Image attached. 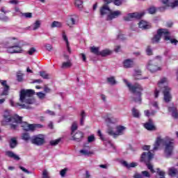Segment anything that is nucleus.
<instances>
[{
    "label": "nucleus",
    "instance_id": "nucleus-1",
    "mask_svg": "<svg viewBox=\"0 0 178 178\" xmlns=\"http://www.w3.org/2000/svg\"><path fill=\"white\" fill-rule=\"evenodd\" d=\"M34 90H22L20 92L19 100L21 102H24V104H20V103H13V102H10L12 106H21L25 109H31L33 108L31 105L35 104V99L31 98L32 95H34Z\"/></svg>",
    "mask_w": 178,
    "mask_h": 178
},
{
    "label": "nucleus",
    "instance_id": "nucleus-2",
    "mask_svg": "<svg viewBox=\"0 0 178 178\" xmlns=\"http://www.w3.org/2000/svg\"><path fill=\"white\" fill-rule=\"evenodd\" d=\"M163 144L164 147V154L166 158H169L173 154V149H175V139L170 138L169 137H165L162 139L161 137H158L154 145V151H156L159 148V145Z\"/></svg>",
    "mask_w": 178,
    "mask_h": 178
},
{
    "label": "nucleus",
    "instance_id": "nucleus-3",
    "mask_svg": "<svg viewBox=\"0 0 178 178\" xmlns=\"http://www.w3.org/2000/svg\"><path fill=\"white\" fill-rule=\"evenodd\" d=\"M104 4L100 8L99 10L100 15L102 17L103 16H105V15H107L106 20L109 22L111 20H113V19L119 17V16H121L122 11H112V10H111V8H109V3H112V2H113V0H104Z\"/></svg>",
    "mask_w": 178,
    "mask_h": 178
},
{
    "label": "nucleus",
    "instance_id": "nucleus-4",
    "mask_svg": "<svg viewBox=\"0 0 178 178\" xmlns=\"http://www.w3.org/2000/svg\"><path fill=\"white\" fill-rule=\"evenodd\" d=\"M124 82L125 83L126 86L129 89L131 92L135 95V97H133V101L134 102H138V104H141V95H143L141 92L144 90L143 86L139 83H135L131 85L127 80L124 79Z\"/></svg>",
    "mask_w": 178,
    "mask_h": 178
},
{
    "label": "nucleus",
    "instance_id": "nucleus-5",
    "mask_svg": "<svg viewBox=\"0 0 178 178\" xmlns=\"http://www.w3.org/2000/svg\"><path fill=\"white\" fill-rule=\"evenodd\" d=\"M169 80L168 78L163 77L158 83V86L161 90H162L163 93V99L165 102H170L172 101V95H170V88L168 86Z\"/></svg>",
    "mask_w": 178,
    "mask_h": 178
},
{
    "label": "nucleus",
    "instance_id": "nucleus-6",
    "mask_svg": "<svg viewBox=\"0 0 178 178\" xmlns=\"http://www.w3.org/2000/svg\"><path fill=\"white\" fill-rule=\"evenodd\" d=\"M19 119H16L13 124H10V129L11 130H17L19 124L25 131H34V126L27 123V122H23V117L19 116Z\"/></svg>",
    "mask_w": 178,
    "mask_h": 178
},
{
    "label": "nucleus",
    "instance_id": "nucleus-7",
    "mask_svg": "<svg viewBox=\"0 0 178 178\" xmlns=\"http://www.w3.org/2000/svg\"><path fill=\"white\" fill-rule=\"evenodd\" d=\"M162 35H163L165 41L170 40L169 31L165 29H160L157 31V33L152 38V44H158L161 41Z\"/></svg>",
    "mask_w": 178,
    "mask_h": 178
},
{
    "label": "nucleus",
    "instance_id": "nucleus-8",
    "mask_svg": "<svg viewBox=\"0 0 178 178\" xmlns=\"http://www.w3.org/2000/svg\"><path fill=\"white\" fill-rule=\"evenodd\" d=\"M31 144L34 145H38V147H41L45 144V136L43 134H38L36 136H33L31 138Z\"/></svg>",
    "mask_w": 178,
    "mask_h": 178
},
{
    "label": "nucleus",
    "instance_id": "nucleus-9",
    "mask_svg": "<svg viewBox=\"0 0 178 178\" xmlns=\"http://www.w3.org/2000/svg\"><path fill=\"white\" fill-rule=\"evenodd\" d=\"M158 62H159V60L154 58L147 63V68L149 70V72L152 73H155V72L161 70V68L158 66Z\"/></svg>",
    "mask_w": 178,
    "mask_h": 178
},
{
    "label": "nucleus",
    "instance_id": "nucleus-10",
    "mask_svg": "<svg viewBox=\"0 0 178 178\" xmlns=\"http://www.w3.org/2000/svg\"><path fill=\"white\" fill-rule=\"evenodd\" d=\"M160 2L164 5V6H161L159 8L161 12H163L166 10L167 8L170 6L171 8H175V6H178V0L175 1L172 3H170V0H160Z\"/></svg>",
    "mask_w": 178,
    "mask_h": 178
},
{
    "label": "nucleus",
    "instance_id": "nucleus-11",
    "mask_svg": "<svg viewBox=\"0 0 178 178\" xmlns=\"http://www.w3.org/2000/svg\"><path fill=\"white\" fill-rule=\"evenodd\" d=\"M144 15H145V12L129 13L127 16L124 17V20L125 22H130L133 19H141Z\"/></svg>",
    "mask_w": 178,
    "mask_h": 178
},
{
    "label": "nucleus",
    "instance_id": "nucleus-12",
    "mask_svg": "<svg viewBox=\"0 0 178 178\" xmlns=\"http://www.w3.org/2000/svg\"><path fill=\"white\" fill-rule=\"evenodd\" d=\"M3 118L5 122H6V123H10V124H13L16 120V119H19V115H15L14 116H10V113H9V111L6 110L4 111V114H3Z\"/></svg>",
    "mask_w": 178,
    "mask_h": 178
},
{
    "label": "nucleus",
    "instance_id": "nucleus-13",
    "mask_svg": "<svg viewBox=\"0 0 178 178\" xmlns=\"http://www.w3.org/2000/svg\"><path fill=\"white\" fill-rule=\"evenodd\" d=\"M154 154L151 152H143L140 156V162H145V163H148L152 159Z\"/></svg>",
    "mask_w": 178,
    "mask_h": 178
},
{
    "label": "nucleus",
    "instance_id": "nucleus-14",
    "mask_svg": "<svg viewBox=\"0 0 178 178\" xmlns=\"http://www.w3.org/2000/svg\"><path fill=\"white\" fill-rule=\"evenodd\" d=\"M22 46H20L19 43H17L15 46L7 49L8 54H20L22 53Z\"/></svg>",
    "mask_w": 178,
    "mask_h": 178
},
{
    "label": "nucleus",
    "instance_id": "nucleus-15",
    "mask_svg": "<svg viewBox=\"0 0 178 178\" xmlns=\"http://www.w3.org/2000/svg\"><path fill=\"white\" fill-rule=\"evenodd\" d=\"M83 138H84V134L80 131H76L72 135V140L74 141H76L77 143H80Z\"/></svg>",
    "mask_w": 178,
    "mask_h": 178
},
{
    "label": "nucleus",
    "instance_id": "nucleus-16",
    "mask_svg": "<svg viewBox=\"0 0 178 178\" xmlns=\"http://www.w3.org/2000/svg\"><path fill=\"white\" fill-rule=\"evenodd\" d=\"M16 40L15 38H8L7 41L4 42V45L7 49H9V48H12V47H15L16 44H17V42L15 41Z\"/></svg>",
    "mask_w": 178,
    "mask_h": 178
},
{
    "label": "nucleus",
    "instance_id": "nucleus-17",
    "mask_svg": "<svg viewBox=\"0 0 178 178\" xmlns=\"http://www.w3.org/2000/svg\"><path fill=\"white\" fill-rule=\"evenodd\" d=\"M0 83L3 88V90L2 93L1 94V95H8V94L9 92V90L10 88V87L8 85V82L6 81H1L0 80Z\"/></svg>",
    "mask_w": 178,
    "mask_h": 178
},
{
    "label": "nucleus",
    "instance_id": "nucleus-18",
    "mask_svg": "<svg viewBox=\"0 0 178 178\" xmlns=\"http://www.w3.org/2000/svg\"><path fill=\"white\" fill-rule=\"evenodd\" d=\"M138 26H139L140 29H142L143 30H148V29H151V27H152L151 26V23L147 22V21H144V20H141L138 23Z\"/></svg>",
    "mask_w": 178,
    "mask_h": 178
},
{
    "label": "nucleus",
    "instance_id": "nucleus-19",
    "mask_svg": "<svg viewBox=\"0 0 178 178\" xmlns=\"http://www.w3.org/2000/svg\"><path fill=\"white\" fill-rule=\"evenodd\" d=\"M80 153L86 156H90L94 154V152L90 150V146H84L83 149L80 150Z\"/></svg>",
    "mask_w": 178,
    "mask_h": 178
},
{
    "label": "nucleus",
    "instance_id": "nucleus-20",
    "mask_svg": "<svg viewBox=\"0 0 178 178\" xmlns=\"http://www.w3.org/2000/svg\"><path fill=\"white\" fill-rule=\"evenodd\" d=\"M144 127L149 131L156 130L155 125H154V122L151 119H149L147 122L144 124Z\"/></svg>",
    "mask_w": 178,
    "mask_h": 178
},
{
    "label": "nucleus",
    "instance_id": "nucleus-21",
    "mask_svg": "<svg viewBox=\"0 0 178 178\" xmlns=\"http://www.w3.org/2000/svg\"><path fill=\"white\" fill-rule=\"evenodd\" d=\"M123 63L124 67H125L126 69H129L134 66V61L131 59H126Z\"/></svg>",
    "mask_w": 178,
    "mask_h": 178
},
{
    "label": "nucleus",
    "instance_id": "nucleus-22",
    "mask_svg": "<svg viewBox=\"0 0 178 178\" xmlns=\"http://www.w3.org/2000/svg\"><path fill=\"white\" fill-rule=\"evenodd\" d=\"M6 155L9 158H13V159H15V161H20V157H19V156L16 155L12 151H7L6 152Z\"/></svg>",
    "mask_w": 178,
    "mask_h": 178
},
{
    "label": "nucleus",
    "instance_id": "nucleus-23",
    "mask_svg": "<svg viewBox=\"0 0 178 178\" xmlns=\"http://www.w3.org/2000/svg\"><path fill=\"white\" fill-rule=\"evenodd\" d=\"M168 111H169V112L172 113V118L177 119L178 112H177V108L176 107H169Z\"/></svg>",
    "mask_w": 178,
    "mask_h": 178
},
{
    "label": "nucleus",
    "instance_id": "nucleus-24",
    "mask_svg": "<svg viewBox=\"0 0 178 178\" xmlns=\"http://www.w3.org/2000/svg\"><path fill=\"white\" fill-rule=\"evenodd\" d=\"M134 79L135 80H143V76H141V70H135Z\"/></svg>",
    "mask_w": 178,
    "mask_h": 178
},
{
    "label": "nucleus",
    "instance_id": "nucleus-25",
    "mask_svg": "<svg viewBox=\"0 0 178 178\" xmlns=\"http://www.w3.org/2000/svg\"><path fill=\"white\" fill-rule=\"evenodd\" d=\"M90 52L97 56H99L101 54V51H99V47H95V46L90 47Z\"/></svg>",
    "mask_w": 178,
    "mask_h": 178
},
{
    "label": "nucleus",
    "instance_id": "nucleus-26",
    "mask_svg": "<svg viewBox=\"0 0 178 178\" xmlns=\"http://www.w3.org/2000/svg\"><path fill=\"white\" fill-rule=\"evenodd\" d=\"M79 129V126L77 125V122H74L71 126V136L74 134V131Z\"/></svg>",
    "mask_w": 178,
    "mask_h": 178
},
{
    "label": "nucleus",
    "instance_id": "nucleus-27",
    "mask_svg": "<svg viewBox=\"0 0 178 178\" xmlns=\"http://www.w3.org/2000/svg\"><path fill=\"white\" fill-rule=\"evenodd\" d=\"M17 145V140H16L15 138H11V140H10V147L13 149V148H16Z\"/></svg>",
    "mask_w": 178,
    "mask_h": 178
},
{
    "label": "nucleus",
    "instance_id": "nucleus-28",
    "mask_svg": "<svg viewBox=\"0 0 178 178\" xmlns=\"http://www.w3.org/2000/svg\"><path fill=\"white\" fill-rule=\"evenodd\" d=\"M168 175H170V176H171L172 177H175V176L177 175V169L175 168H170L168 171Z\"/></svg>",
    "mask_w": 178,
    "mask_h": 178
},
{
    "label": "nucleus",
    "instance_id": "nucleus-29",
    "mask_svg": "<svg viewBox=\"0 0 178 178\" xmlns=\"http://www.w3.org/2000/svg\"><path fill=\"white\" fill-rule=\"evenodd\" d=\"M117 133L116 135L118 136H122V134H123V131H124V130H126V128L124 127H117Z\"/></svg>",
    "mask_w": 178,
    "mask_h": 178
},
{
    "label": "nucleus",
    "instance_id": "nucleus-30",
    "mask_svg": "<svg viewBox=\"0 0 178 178\" xmlns=\"http://www.w3.org/2000/svg\"><path fill=\"white\" fill-rule=\"evenodd\" d=\"M22 140L24 141H31V138L30 137V134L29 133H24L21 136Z\"/></svg>",
    "mask_w": 178,
    "mask_h": 178
},
{
    "label": "nucleus",
    "instance_id": "nucleus-31",
    "mask_svg": "<svg viewBox=\"0 0 178 178\" xmlns=\"http://www.w3.org/2000/svg\"><path fill=\"white\" fill-rule=\"evenodd\" d=\"M75 6L78 8L80 10L83 9V1L81 0H76L75 1Z\"/></svg>",
    "mask_w": 178,
    "mask_h": 178
},
{
    "label": "nucleus",
    "instance_id": "nucleus-32",
    "mask_svg": "<svg viewBox=\"0 0 178 178\" xmlns=\"http://www.w3.org/2000/svg\"><path fill=\"white\" fill-rule=\"evenodd\" d=\"M54 27H58V28L62 27V22H59L58 21L53 22L52 24H51V28L54 29Z\"/></svg>",
    "mask_w": 178,
    "mask_h": 178
},
{
    "label": "nucleus",
    "instance_id": "nucleus-33",
    "mask_svg": "<svg viewBox=\"0 0 178 178\" xmlns=\"http://www.w3.org/2000/svg\"><path fill=\"white\" fill-rule=\"evenodd\" d=\"M61 67H62V69L72 67V62H70V60H68L67 62L63 63Z\"/></svg>",
    "mask_w": 178,
    "mask_h": 178
},
{
    "label": "nucleus",
    "instance_id": "nucleus-34",
    "mask_svg": "<svg viewBox=\"0 0 178 178\" xmlns=\"http://www.w3.org/2000/svg\"><path fill=\"white\" fill-rule=\"evenodd\" d=\"M144 113L145 116H147V118H149V116H154L156 113V111H149V110H145L144 111Z\"/></svg>",
    "mask_w": 178,
    "mask_h": 178
},
{
    "label": "nucleus",
    "instance_id": "nucleus-35",
    "mask_svg": "<svg viewBox=\"0 0 178 178\" xmlns=\"http://www.w3.org/2000/svg\"><path fill=\"white\" fill-rule=\"evenodd\" d=\"M111 54H112V51L108 49L100 51L101 56H108V55H111Z\"/></svg>",
    "mask_w": 178,
    "mask_h": 178
},
{
    "label": "nucleus",
    "instance_id": "nucleus-36",
    "mask_svg": "<svg viewBox=\"0 0 178 178\" xmlns=\"http://www.w3.org/2000/svg\"><path fill=\"white\" fill-rule=\"evenodd\" d=\"M40 26H41V21L36 20L35 22L33 24V30L35 31L38 29H40Z\"/></svg>",
    "mask_w": 178,
    "mask_h": 178
},
{
    "label": "nucleus",
    "instance_id": "nucleus-37",
    "mask_svg": "<svg viewBox=\"0 0 178 178\" xmlns=\"http://www.w3.org/2000/svg\"><path fill=\"white\" fill-rule=\"evenodd\" d=\"M132 114L134 118H140V111H138L136 108L132 109Z\"/></svg>",
    "mask_w": 178,
    "mask_h": 178
},
{
    "label": "nucleus",
    "instance_id": "nucleus-38",
    "mask_svg": "<svg viewBox=\"0 0 178 178\" xmlns=\"http://www.w3.org/2000/svg\"><path fill=\"white\" fill-rule=\"evenodd\" d=\"M67 24L70 27H72V26L76 24V19H74V18L73 17H70L68 20H67Z\"/></svg>",
    "mask_w": 178,
    "mask_h": 178
},
{
    "label": "nucleus",
    "instance_id": "nucleus-39",
    "mask_svg": "<svg viewBox=\"0 0 178 178\" xmlns=\"http://www.w3.org/2000/svg\"><path fill=\"white\" fill-rule=\"evenodd\" d=\"M107 82L109 84H111V86H114V84H116V80H115V77L113 76L107 78Z\"/></svg>",
    "mask_w": 178,
    "mask_h": 178
},
{
    "label": "nucleus",
    "instance_id": "nucleus-40",
    "mask_svg": "<svg viewBox=\"0 0 178 178\" xmlns=\"http://www.w3.org/2000/svg\"><path fill=\"white\" fill-rule=\"evenodd\" d=\"M81 126H84V119H86V112L84 111H81Z\"/></svg>",
    "mask_w": 178,
    "mask_h": 178
},
{
    "label": "nucleus",
    "instance_id": "nucleus-41",
    "mask_svg": "<svg viewBox=\"0 0 178 178\" xmlns=\"http://www.w3.org/2000/svg\"><path fill=\"white\" fill-rule=\"evenodd\" d=\"M146 166H147V169L150 170L151 173H155V170H154V165H152L151 163H147Z\"/></svg>",
    "mask_w": 178,
    "mask_h": 178
},
{
    "label": "nucleus",
    "instance_id": "nucleus-42",
    "mask_svg": "<svg viewBox=\"0 0 178 178\" xmlns=\"http://www.w3.org/2000/svg\"><path fill=\"white\" fill-rule=\"evenodd\" d=\"M22 17H26V19H31L33 14L31 13H21Z\"/></svg>",
    "mask_w": 178,
    "mask_h": 178
},
{
    "label": "nucleus",
    "instance_id": "nucleus-43",
    "mask_svg": "<svg viewBox=\"0 0 178 178\" xmlns=\"http://www.w3.org/2000/svg\"><path fill=\"white\" fill-rule=\"evenodd\" d=\"M23 76H24V74H23V73H22L21 72H18L17 73V81H23Z\"/></svg>",
    "mask_w": 178,
    "mask_h": 178
},
{
    "label": "nucleus",
    "instance_id": "nucleus-44",
    "mask_svg": "<svg viewBox=\"0 0 178 178\" xmlns=\"http://www.w3.org/2000/svg\"><path fill=\"white\" fill-rule=\"evenodd\" d=\"M107 133L108 134H109V136H113L114 138H116L117 137L116 133L113 132V130L111 128L108 129Z\"/></svg>",
    "mask_w": 178,
    "mask_h": 178
},
{
    "label": "nucleus",
    "instance_id": "nucleus-45",
    "mask_svg": "<svg viewBox=\"0 0 178 178\" xmlns=\"http://www.w3.org/2000/svg\"><path fill=\"white\" fill-rule=\"evenodd\" d=\"M59 143H60V138H58L54 140H51L50 145H53V146L58 145Z\"/></svg>",
    "mask_w": 178,
    "mask_h": 178
},
{
    "label": "nucleus",
    "instance_id": "nucleus-46",
    "mask_svg": "<svg viewBox=\"0 0 178 178\" xmlns=\"http://www.w3.org/2000/svg\"><path fill=\"white\" fill-rule=\"evenodd\" d=\"M68 168H64L60 171V175L61 177H65L66 176V173H67Z\"/></svg>",
    "mask_w": 178,
    "mask_h": 178
},
{
    "label": "nucleus",
    "instance_id": "nucleus-47",
    "mask_svg": "<svg viewBox=\"0 0 178 178\" xmlns=\"http://www.w3.org/2000/svg\"><path fill=\"white\" fill-rule=\"evenodd\" d=\"M42 178H51V177H49V172H48V170H43Z\"/></svg>",
    "mask_w": 178,
    "mask_h": 178
},
{
    "label": "nucleus",
    "instance_id": "nucleus-48",
    "mask_svg": "<svg viewBox=\"0 0 178 178\" xmlns=\"http://www.w3.org/2000/svg\"><path fill=\"white\" fill-rule=\"evenodd\" d=\"M148 13L150 14V15H154V13H155V12H156V8H155V7L154 6H152V7H149L148 9Z\"/></svg>",
    "mask_w": 178,
    "mask_h": 178
},
{
    "label": "nucleus",
    "instance_id": "nucleus-49",
    "mask_svg": "<svg viewBox=\"0 0 178 178\" xmlns=\"http://www.w3.org/2000/svg\"><path fill=\"white\" fill-rule=\"evenodd\" d=\"M169 38L170 40L168 41H170V42L171 44H174V45H177V43H178V40H176V39H172L170 38V32H169Z\"/></svg>",
    "mask_w": 178,
    "mask_h": 178
},
{
    "label": "nucleus",
    "instance_id": "nucleus-50",
    "mask_svg": "<svg viewBox=\"0 0 178 178\" xmlns=\"http://www.w3.org/2000/svg\"><path fill=\"white\" fill-rule=\"evenodd\" d=\"M0 20H1V22H8L9 17L3 16L2 14H0Z\"/></svg>",
    "mask_w": 178,
    "mask_h": 178
},
{
    "label": "nucleus",
    "instance_id": "nucleus-51",
    "mask_svg": "<svg viewBox=\"0 0 178 178\" xmlns=\"http://www.w3.org/2000/svg\"><path fill=\"white\" fill-rule=\"evenodd\" d=\"M36 95L40 98V99H44V98H45V93H42V92H37Z\"/></svg>",
    "mask_w": 178,
    "mask_h": 178
},
{
    "label": "nucleus",
    "instance_id": "nucleus-52",
    "mask_svg": "<svg viewBox=\"0 0 178 178\" xmlns=\"http://www.w3.org/2000/svg\"><path fill=\"white\" fill-rule=\"evenodd\" d=\"M40 76L42 77V79H49V74L45 72H40Z\"/></svg>",
    "mask_w": 178,
    "mask_h": 178
},
{
    "label": "nucleus",
    "instance_id": "nucleus-53",
    "mask_svg": "<svg viewBox=\"0 0 178 178\" xmlns=\"http://www.w3.org/2000/svg\"><path fill=\"white\" fill-rule=\"evenodd\" d=\"M88 143H92L93 141H95V136H94V135H91L90 136H88Z\"/></svg>",
    "mask_w": 178,
    "mask_h": 178
},
{
    "label": "nucleus",
    "instance_id": "nucleus-54",
    "mask_svg": "<svg viewBox=\"0 0 178 178\" xmlns=\"http://www.w3.org/2000/svg\"><path fill=\"white\" fill-rule=\"evenodd\" d=\"M63 38L64 41H65L66 44H69V40L67 39V36L66 35L65 31H63Z\"/></svg>",
    "mask_w": 178,
    "mask_h": 178
},
{
    "label": "nucleus",
    "instance_id": "nucleus-55",
    "mask_svg": "<svg viewBox=\"0 0 178 178\" xmlns=\"http://www.w3.org/2000/svg\"><path fill=\"white\" fill-rule=\"evenodd\" d=\"M19 169H21V170H22V172H24V173H27L28 175H30V173H31V172L29 171L27 169H26L23 166H19Z\"/></svg>",
    "mask_w": 178,
    "mask_h": 178
},
{
    "label": "nucleus",
    "instance_id": "nucleus-56",
    "mask_svg": "<svg viewBox=\"0 0 178 178\" xmlns=\"http://www.w3.org/2000/svg\"><path fill=\"white\" fill-rule=\"evenodd\" d=\"M146 52H147V55H149V56L152 55V49H151L150 46H148L147 47Z\"/></svg>",
    "mask_w": 178,
    "mask_h": 178
},
{
    "label": "nucleus",
    "instance_id": "nucleus-57",
    "mask_svg": "<svg viewBox=\"0 0 178 178\" xmlns=\"http://www.w3.org/2000/svg\"><path fill=\"white\" fill-rule=\"evenodd\" d=\"M97 136H99V137H100V140H102V141H104V140H105V138H104V135H102V132H101V130H98Z\"/></svg>",
    "mask_w": 178,
    "mask_h": 178
},
{
    "label": "nucleus",
    "instance_id": "nucleus-58",
    "mask_svg": "<svg viewBox=\"0 0 178 178\" xmlns=\"http://www.w3.org/2000/svg\"><path fill=\"white\" fill-rule=\"evenodd\" d=\"M142 175L145 177H151V175H149V172H148V171H143Z\"/></svg>",
    "mask_w": 178,
    "mask_h": 178
},
{
    "label": "nucleus",
    "instance_id": "nucleus-59",
    "mask_svg": "<svg viewBox=\"0 0 178 178\" xmlns=\"http://www.w3.org/2000/svg\"><path fill=\"white\" fill-rule=\"evenodd\" d=\"M35 48L34 47H31L29 51H28V54L29 55H33V54H34V52H35Z\"/></svg>",
    "mask_w": 178,
    "mask_h": 178
},
{
    "label": "nucleus",
    "instance_id": "nucleus-60",
    "mask_svg": "<svg viewBox=\"0 0 178 178\" xmlns=\"http://www.w3.org/2000/svg\"><path fill=\"white\" fill-rule=\"evenodd\" d=\"M44 47L47 51H52V45L47 44Z\"/></svg>",
    "mask_w": 178,
    "mask_h": 178
},
{
    "label": "nucleus",
    "instance_id": "nucleus-61",
    "mask_svg": "<svg viewBox=\"0 0 178 178\" xmlns=\"http://www.w3.org/2000/svg\"><path fill=\"white\" fill-rule=\"evenodd\" d=\"M118 40H126V37L123 34L118 35Z\"/></svg>",
    "mask_w": 178,
    "mask_h": 178
},
{
    "label": "nucleus",
    "instance_id": "nucleus-62",
    "mask_svg": "<svg viewBox=\"0 0 178 178\" xmlns=\"http://www.w3.org/2000/svg\"><path fill=\"white\" fill-rule=\"evenodd\" d=\"M45 113H48L49 115H50L51 116H54L55 115V112L50 111V110H47L45 111Z\"/></svg>",
    "mask_w": 178,
    "mask_h": 178
},
{
    "label": "nucleus",
    "instance_id": "nucleus-63",
    "mask_svg": "<svg viewBox=\"0 0 178 178\" xmlns=\"http://www.w3.org/2000/svg\"><path fill=\"white\" fill-rule=\"evenodd\" d=\"M44 92H51V89L49 88H48V86H44Z\"/></svg>",
    "mask_w": 178,
    "mask_h": 178
},
{
    "label": "nucleus",
    "instance_id": "nucleus-64",
    "mask_svg": "<svg viewBox=\"0 0 178 178\" xmlns=\"http://www.w3.org/2000/svg\"><path fill=\"white\" fill-rule=\"evenodd\" d=\"M134 178H144V176H143L141 174H136L134 175Z\"/></svg>",
    "mask_w": 178,
    "mask_h": 178
}]
</instances>
